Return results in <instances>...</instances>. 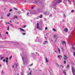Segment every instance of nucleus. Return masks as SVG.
I'll use <instances>...</instances> for the list:
<instances>
[{
    "instance_id": "58",
    "label": "nucleus",
    "mask_w": 75,
    "mask_h": 75,
    "mask_svg": "<svg viewBox=\"0 0 75 75\" xmlns=\"http://www.w3.org/2000/svg\"><path fill=\"white\" fill-rule=\"evenodd\" d=\"M3 74H4V73H3Z\"/></svg>"
},
{
    "instance_id": "40",
    "label": "nucleus",
    "mask_w": 75,
    "mask_h": 75,
    "mask_svg": "<svg viewBox=\"0 0 75 75\" xmlns=\"http://www.w3.org/2000/svg\"><path fill=\"white\" fill-rule=\"evenodd\" d=\"M29 14V13H28L27 14V15H28Z\"/></svg>"
},
{
    "instance_id": "51",
    "label": "nucleus",
    "mask_w": 75,
    "mask_h": 75,
    "mask_svg": "<svg viewBox=\"0 0 75 75\" xmlns=\"http://www.w3.org/2000/svg\"><path fill=\"white\" fill-rule=\"evenodd\" d=\"M25 2H26V1H25Z\"/></svg>"
},
{
    "instance_id": "54",
    "label": "nucleus",
    "mask_w": 75,
    "mask_h": 75,
    "mask_svg": "<svg viewBox=\"0 0 75 75\" xmlns=\"http://www.w3.org/2000/svg\"><path fill=\"white\" fill-rule=\"evenodd\" d=\"M35 3H37L36 2H35Z\"/></svg>"
},
{
    "instance_id": "46",
    "label": "nucleus",
    "mask_w": 75,
    "mask_h": 75,
    "mask_svg": "<svg viewBox=\"0 0 75 75\" xmlns=\"http://www.w3.org/2000/svg\"><path fill=\"white\" fill-rule=\"evenodd\" d=\"M33 64H31V65H30V66H31V65H33Z\"/></svg>"
},
{
    "instance_id": "50",
    "label": "nucleus",
    "mask_w": 75,
    "mask_h": 75,
    "mask_svg": "<svg viewBox=\"0 0 75 75\" xmlns=\"http://www.w3.org/2000/svg\"><path fill=\"white\" fill-rule=\"evenodd\" d=\"M0 36H1V34H0Z\"/></svg>"
},
{
    "instance_id": "33",
    "label": "nucleus",
    "mask_w": 75,
    "mask_h": 75,
    "mask_svg": "<svg viewBox=\"0 0 75 75\" xmlns=\"http://www.w3.org/2000/svg\"><path fill=\"white\" fill-rule=\"evenodd\" d=\"M3 61H4V62H5V61H6V60L5 59H3Z\"/></svg>"
},
{
    "instance_id": "27",
    "label": "nucleus",
    "mask_w": 75,
    "mask_h": 75,
    "mask_svg": "<svg viewBox=\"0 0 75 75\" xmlns=\"http://www.w3.org/2000/svg\"><path fill=\"white\" fill-rule=\"evenodd\" d=\"M60 67H62L63 68H64V67L62 66V65H60Z\"/></svg>"
},
{
    "instance_id": "7",
    "label": "nucleus",
    "mask_w": 75,
    "mask_h": 75,
    "mask_svg": "<svg viewBox=\"0 0 75 75\" xmlns=\"http://www.w3.org/2000/svg\"><path fill=\"white\" fill-rule=\"evenodd\" d=\"M37 28H40V27H39V23H37Z\"/></svg>"
},
{
    "instance_id": "13",
    "label": "nucleus",
    "mask_w": 75,
    "mask_h": 75,
    "mask_svg": "<svg viewBox=\"0 0 75 75\" xmlns=\"http://www.w3.org/2000/svg\"><path fill=\"white\" fill-rule=\"evenodd\" d=\"M53 31H54L55 32H56L57 31V30H55V29H53Z\"/></svg>"
},
{
    "instance_id": "55",
    "label": "nucleus",
    "mask_w": 75,
    "mask_h": 75,
    "mask_svg": "<svg viewBox=\"0 0 75 75\" xmlns=\"http://www.w3.org/2000/svg\"><path fill=\"white\" fill-rule=\"evenodd\" d=\"M5 39H6V38H5Z\"/></svg>"
},
{
    "instance_id": "20",
    "label": "nucleus",
    "mask_w": 75,
    "mask_h": 75,
    "mask_svg": "<svg viewBox=\"0 0 75 75\" xmlns=\"http://www.w3.org/2000/svg\"><path fill=\"white\" fill-rule=\"evenodd\" d=\"M61 49L63 51H64V49H63V48L62 47H61Z\"/></svg>"
},
{
    "instance_id": "12",
    "label": "nucleus",
    "mask_w": 75,
    "mask_h": 75,
    "mask_svg": "<svg viewBox=\"0 0 75 75\" xmlns=\"http://www.w3.org/2000/svg\"><path fill=\"white\" fill-rule=\"evenodd\" d=\"M63 72L64 74H66V70H64L63 71Z\"/></svg>"
},
{
    "instance_id": "38",
    "label": "nucleus",
    "mask_w": 75,
    "mask_h": 75,
    "mask_svg": "<svg viewBox=\"0 0 75 75\" xmlns=\"http://www.w3.org/2000/svg\"><path fill=\"white\" fill-rule=\"evenodd\" d=\"M6 34H7V35H8V32H6Z\"/></svg>"
},
{
    "instance_id": "44",
    "label": "nucleus",
    "mask_w": 75,
    "mask_h": 75,
    "mask_svg": "<svg viewBox=\"0 0 75 75\" xmlns=\"http://www.w3.org/2000/svg\"><path fill=\"white\" fill-rule=\"evenodd\" d=\"M14 65H13L12 66V67H13V68H14Z\"/></svg>"
},
{
    "instance_id": "25",
    "label": "nucleus",
    "mask_w": 75,
    "mask_h": 75,
    "mask_svg": "<svg viewBox=\"0 0 75 75\" xmlns=\"http://www.w3.org/2000/svg\"><path fill=\"white\" fill-rule=\"evenodd\" d=\"M6 63H7V64H8V63H7V62H8V60H6Z\"/></svg>"
},
{
    "instance_id": "57",
    "label": "nucleus",
    "mask_w": 75,
    "mask_h": 75,
    "mask_svg": "<svg viewBox=\"0 0 75 75\" xmlns=\"http://www.w3.org/2000/svg\"><path fill=\"white\" fill-rule=\"evenodd\" d=\"M45 38H46V37H45Z\"/></svg>"
},
{
    "instance_id": "19",
    "label": "nucleus",
    "mask_w": 75,
    "mask_h": 75,
    "mask_svg": "<svg viewBox=\"0 0 75 75\" xmlns=\"http://www.w3.org/2000/svg\"><path fill=\"white\" fill-rule=\"evenodd\" d=\"M28 75H31V72L30 73H28Z\"/></svg>"
},
{
    "instance_id": "56",
    "label": "nucleus",
    "mask_w": 75,
    "mask_h": 75,
    "mask_svg": "<svg viewBox=\"0 0 75 75\" xmlns=\"http://www.w3.org/2000/svg\"><path fill=\"white\" fill-rule=\"evenodd\" d=\"M64 0V1H65V0Z\"/></svg>"
},
{
    "instance_id": "47",
    "label": "nucleus",
    "mask_w": 75,
    "mask_h": 75,
    "mask_svg": "<svg viewBox=\"0 0 75 75\" xmlns=\"http://www.w3.org/2000/svg\"><path fill=\"white\" fill-rule=\"evenodd\" d=\"M0 67H1V64H0Z\"/></svg>"
},
{
    "instance_id": "1",
    "label": "nucleus",
    "mask_w": 75,
    "mask_h": 75,
    "mask_svg": "<svg viewBox=\"0 0 75 75\" xmlns=\"http://www.w3.org/2000/svg\"><path fill=\"white\" fill-rule=\"evenodd\" d=\"M64 57H63V58L64 59V64H66V60H67L68 57H67V56H66L65 55H64Z\"/></svg>"
},
{
    "instance_id": "4",
    "label": "nucleus",
    "mask_w": 75,
    "mask_h": 75,
    "mask_svg": "<svg viewBox=\"0 0 75 75\" xmlns=\"http://www.w3.org/2000/svg\"><path fill=\"white\" fill-rule=\"evenodd\" d=\"M62 44L63 45H64V44H65V45H66V42H65V41H61Z\"/></svg>"
},
{
    "instance_id": "18",
    "label": "nucleus",
    "mask_w": 75,
    "mask_h": 75,
    "mask_svg": "<svg viewBox=\"0 0 75 75\" xmlns=\"http://www.w3.org/2000/svg\"><path fill=\"white\" fill-rule=\"evenodd\" d=\"M21 11H18V14H21Z\"/></svg>"
},
{
    "instance_id": "11",
    "label": "nucleus",
    "mask_w": 75,
    "mask_h": 75,
    "mask_svg": "<svg viewBox=\"0 0 75 75\" xmlns=\"http://www.w3.org/2000/svg\"><path fill=\"white\" fill-rule=\"evenodd\" d=\"M45 59L46 62H48V59H47V57L45 58Z\"/></svg>"
},
{
    "instance_id": "32",
    "label": "nucleus",
    "mask_w": 75,
    "mask_h": 75,
    "mask_svg": "<svg viewBox=\"0 0 75 75\" xmlns=\"http://www.w3.org/2000/svg\"><path fill=\"white\" fill-rule=\"evenodd\" d=\"M45 30H47V27H46L45 28Z\"/></svg>"
},
{
    "instance_id": "16",
    "label": "nucleus",
    "mask_w": 75,
    "mask_h": 75,
    "mask_svg": "<svg viewBox=\"0 0 75 75\" xmlns=\"http://www.w3.org/2000/svg\"><path fill=\"white\" fill-rule=\"evenodd\" d=\"M14 18H18V17H17V16H15L14 17Z\"/></svg>"
},
{
    "instance_id": "15",
    "label": "nucleus",
    "mask_w": 75,
    "mask_h": 75,
    "mask_svg": "<svg viewBox=\"0 0 75 75\" xmlns=\"http://www.w3.org/2000/svg\"><path fill=\"white\" fill-rule=\"evenodd\" d=\"M46 42H47V41H45V42H44L43 44H45Z\"/></svg>"
},
{
    "instance_id": "22",
    "label": "nucleus",
    "mask_w": 75,
    "mask_h": 75,
    "mask_svg": "<svg viewBox=\"0 0 75 75\" xmlns=\"http://www.w3.org/2000/svg\"><path fill=\"white\" fill-rule=\"evenodd\" d=\"M9 26H8V29H7V30H9Z\"/></svg>"
},
{
    "instance_id": "34",
    "label": "nucleus",
    "mask_w": 75,
    "mask_h": 75,
    "mask_svg": "<svg viewBox=\"0 0 75 75\" xmlns=\"http://www.w3.org/2000/svg\"><path fill=\"white\" fill-rule=\"evenodd\" d=\"M14 9H15V10H18V9L15 8H14Z\"/></svg>"
},
{
    "instance_id": "21",
    "label": "nucleus",
    "mask_w": 75,
    "mask_h": 75,
    "mask_svg": "<svg viewBox=\"0 0 75 75\" xmlns=\"http://www.w3.org/2000/svg\"><path fill=\"white\" fill-rule=\"evenodd\" d=\"M26 25H25L23 26V28H25V27H26Z\"/></svg>"
},
{
    "instance_id": "8",
    "label": "nucleus",
    "mask_w": 75,
    "mask_h": 75,
    "mask_svg": "<svg viewBox=\"0 0 75 75\" xmlns=\"http://www.w3.org/2000/svg\"><path fill=\"white\" fill-rule=\"evenodd\" d=\"M62 1V0H58L57 1V3H60Z\"/></svg>"
},
{
    "instance_id": "43",
    "label": "nucleus",
    "mask_w": 75,
    "mask_h": 75,
    "mask_svg": "<svg viewBox=\"0 0 75 75\" xmlns=\"http://www.w3.org/2000/svg\"><path fill=\"white\" fill-rule=\"evenodd\" d=\"M6 23H8V24H10V23H7V22H6Z\"/></svg>"
},
{
    "instance_id": "37",
    "label": "nucleus",
    "mask_w": 75,
    "mask_h": 75,
    "mask_svg": "<svg viewBox=\"0 0 75 75\" xmlns=\"http://www.w3.org/2000/svg\"><path fill=\"white\" fill-rule=\"evenodd\" d=\"M12 11V9H10L9 10V11Z\"/></svg>"
},
{
    "instance_id": "24",
    "label": "nucleus",
    "mask_w": 75,
    "mask_h": 75,
    "mask_svg": "<svg viewBox=\"0 0 75 75\" xmlns=\"http://www.w3.org/2000/svg\"><path fill=\"white\" fill-rule=\"evenodd\" d=\"M58 58H60V55H58Z\"/></svg>"
},
{
    "instance_id": "9",
    "label": "nucleus",
    "mask_w": 75,
    "mask_h": 75,
    "mask_svg": "<svg viewBox=\"0 0 75 75\" xmlns=\"http://www.w3.org/2000/svg\"><path fill=\"white\" fill-rule=\"evenodd\" d=\"M72 49L73 50H74V51H75V47L73 46H72Z\"/></svg>"
},
{
    "instance_id": "3",
    "label": "nucleus",
    "mask_w": 75,
    "mask_h": 75,
    "mask_svg": "<svg viewBox=\"0 0 75 75\" xmlns=\"http://www.w3.org/2000/svg\"><path fill=\"white\" fill-rule=\"evenodd\" d=\"M57 36H58V35H57L56 34H54V35L53 37L54 39H55V38H57Z\"/></svg>"
},
{
    "instance_id": "2",
    "label": "nucleus",
    "mask_w": 75,
    "mask_h": 75,
    "mask_svg": "<svg viewBox=\"0 0 75 75\" xmlns=\"http://www.w3.org/2000/svg\"><path fill=\"white\" fill-rule=\"evenodd\" d=\"M71 69L72 71V73L74 75H75V68L73 67H72L71 68Z\"/></svg>"
},
{
    "instance_id": "6",
    "label": "nucleus",
    "mask_w": 75,
    "mask_h": 75,
    "mask_svg": "<svg viewBox=\"0 0 75 75\" xmlns=\"http://www.w3.org/2000/svg\"><path fill=\"white\" fill-rule=\"evenodd\" d=\"M64 31H65V32H67L68 31V29L67 28H66L64 29Z\"/></svg>"
},
{
    "instance_id": "17",
    "label": "nucleus",
    "mask_w": 75,
    "mask_h": 75,
    "mask_svg": "<svg viewBox=\"0 0 75 75\" xmlns=\"http://www.w3.org/2000/svg\"><path fill=\"white\" fill-rule=\"evenodd\" d=\"M12 58V56H11V57H9V59H11Z\"/></svg>"
},
{
    "instance_id": "10",
    "label": "nucleus",
    "mask_w": 75,
    "mask_h": 75,
    "mask_svg": "<svg viewBox=\"0 0 75 75\" xmlns=\"http://www.w3.org/2000/svg\"><path fill=\"white\" fill-rule=\"evenodd\" d=\"M57 49L59 50V53L60 54V52H61V50H59V49L58 47H57Z\"/></svg>"
},
{
    "instance_id": "45",
    "label": "nucleus",
    "mask_w": 75,
    "mask_h": 75,
    "mask_svg": "<svg viewBox=\"0 0 75 75\" xmlns=\"http://www.w3.org/2000/svg\"><path fill=\"white\" fill-rule=\"evenodd\" d=\"M54 52H57L56 51V50H55V51H54Z\"/></svg>"
},
{
    "instance_id": "39",
    "label": "nucleus",
    "mask_w": 75,
    "mask_h": 75,
    "mask_svg": "<svg viewBox=\"0 0 75 75\" xmlns=\"http://www.w3.org/2000/svg\"><path fill=\"white\" fill-rule=\"evenodd\" d=\"M33 8H34V7H32V9H33Z\"/></svg>"
},
{
    "instance_id": "30",
    "label": "nucleus",
    "mask_w": 75,
    "mask_h": 75,
    "mask_svg": "<svg viewBox=\"0 0 75 75\" xmlns=\"http://www.w3.org/2000/svg\"><path fill=\"white\" fill-rule=\"evenodd\" d=\"M4 58V57H2L1 58V59H3V58Z\"/></svg>"
},
{
    "instance_id": "48",
    "label": "nucleus",
    "mask_w": 75,
    "mask_h": 75,
    "mask_svg": "<svg viewBox=\"0 0 75 75\" xmlns=\"http://www.w3.org/2000/svg\"><path fill=\"white\" fill-rule=\"evenodd\" d=\"M65 75H67V74H66V73L64 74Z\"/></svg>"
},
{
    "instance_id": "52",
    "label": "nucleus",
    "mask_w": 75,
    "mask_h": 75,
    "mask_svg": "<svg viewBox=\"0 0 75 75\" xmlns=\"http://www.w3.org/2000/svg\"><path fill=\"white\" fill-rule=\"evenodd\" d=\"M57 40V38H56V40Z\"/></svg>"
},
{
    "instance_id": "23",
    "label": "nucleus",
    "mask_w": 75,
    "mask_h": 75,
    "mask_svg": "<svg viewBox=\"0 0 75 75\" xmlns=\"http://www.w3.org/2000/svg\"><path fill=\"white\" fill-rule=\"evenodd\" d=\"M42 15H40V18H42Z\"/></svg>"
},
{
    "instance_id": "35",
    "label": "nucleus",
    "mask_w": 75,
    "mask_h": 75,
    "mask_svg": "<svg viewBox=\"0 0 75 75\" xmlns=\"http://www.w3.org/2000/svg\"><path fill=\"white\" fill-rule=\"evenodd\" d=\"M3 19V17H1V19Z\"/></svg>"
},
{
    "instance_id": "31",
    "label": "nucleus",
    "mask_w": 75,
    "mask_h": 75,
    "mask_svg": "<svg viewBox=\"0 0 75 75\" xmlns=\"http://www.w3.org/2000/svg\"><path fill=\"white\" fill-rule=\"evenodd\" d=\"M6 60H8V57H6Z\"/></svg>"
},
{
    "instance_id": "26",
    "label": "nucleus",
    "mask_w": 75,
    "mask_h": 75,
    "mask_svg": "<svg viewBox=\"0 0 75 75\" xmlns=\"http://www.w3.org/2000/svg\"><path fill=\"white\" fill-rule=\"evenodd\" d=\"M22 34L23 35H25L26 33H23Z\"/></svg>"
},
{
    "instance_id": "36",
    "label": "nucleus",
    "mask_w": 75,
    "mask_h": 75,
    "mask_svg": "<svg viewBox=\"0 0 75 75\" xmlns=\"http://www.w3.org/2000/svg\"><path fill=\"white\" fill-rule=\"evenodd\" d=\"M16 65V68H17V64H15Z\"/></svg>"
},
{
    "instance_id": "49",
    "label": "nucleus",
    "mask_w": 75,
    "mask_h": 75,
    "mask_svg": "<svg viewBox=\"0 0 75 75\" xmlns=\"http://www.w3.org/2000/svg\"><path fill=\"white\" fill-rule=\"evenodd\" d=\"M10 23H11V21H10Z\"/></svg>"
},
{
    "instance_id": "42",
    "label": "nucleus",
    "mask_w": 75,
    "mask_h": 75,
    "mask_svg": "<svg viewBox=\"0 0 75 75\" xmlns=\"http://www.w3.org/2000/svg\"><path fill=\"white\" fill-rule=\"evenodd\" d=\"M60 57H62V56L61 55H60Z\"/></svg>"
},
{
    "instance_id": "28",
    "label": "nucleus",
    "mask_w": 75,
    "mask_h": 75,
    "mask_svg": "<svg viewBox=\"0 0 75 75\" xmlns=\"http://www.w3.org/2000/svg\"><path fill=\"white\" fill-rule=\"evenodd\" d=\"M69 65H67V68H69Z\"/></svg>"
},
{
    "instance_id": "14",
    "label": "nucleus",
    "mask_w": 75,
    "mask_h": 75,
    "mask_svg": "<svg viewBox=\"0 0 75 75\" xmlns=\"http://www.w3.org/2000/svg\"><path fill=\"white\" fill-rule=\"evenodd\" d=\"M10 14H11L10 13H9L7 15V16L8 17H9V16H10Z\"/></svg>"
},
{
    "instance_id": "29",
    "label": "nucleus",
    "mask_w": 75,
    "mask_h": 75,
    "mask_svg": "<svg viewBox=\"0 0 75 75\" xmlns=\"http://www.w3.org/2000/svg\"><path fill=\"white\" fill-rule=\"evenodd\" d=\"M71 12H72V13H73V12H74V10H72L71 11Z\"/></svg>"
},
{
    "instance_id": "53",
    "label": "nucleus",
    "mask_w": 75,
    "mask_h": 75,
    "mask_svg": "<svg viewBox=\"0 0 75 75\" xmlns=\"http://www.w3.org/2000/svg\"><path fill=\"white\" fill-rule=\"evenodd\" d=\"M17 75H19L18 74Z\"/></svg>"
},
{
    "instance_id": "41",
    "label": "nucleus",
    "mask_w": 75,
    "mask_h": 75,
    "mask_svg": "<svg viewBox=\"0 0 75 75\" xmlns=\"http://www.w3.org/2000/svg\"><path fill=\"white\" fill-rule=\"evenodd\" d=\"M74 55L75 56V52H74Z\"/></svg>"
},
{
    "instance_id": "5",
    "label": "nucleus",
    "mask_w": 75,
    "mask_h": 75,
    "mask_svg": "<svg viewBox=\"0 0 75 75\" xmlns=\"http://www.w3.org/2000/svg\"><path fill=\"white\" fill-rule=\"evenodd\" d=\"M19 29H20V31H23V32H25V30H24L22 28H19Z\"/></svg>"
}]
</instances>
